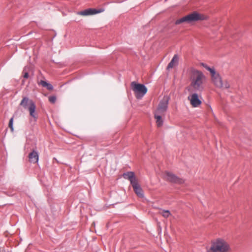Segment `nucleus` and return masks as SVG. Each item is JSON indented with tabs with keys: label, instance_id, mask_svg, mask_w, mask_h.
Masks as SVG:
<instances>
[{
	"label": "nucleus",
	"instance_id": "obj_1",
	"mask_svg": "<svg viewBox=\"0 0 252 252\" xmlns=\"http://www.w3.org/2000/svg\"><path fill=\"white\" fill-rule=\"evenodd\" d=\"M123 177L125 179H127L129 181L134 192L138 197L141 198L144 197V195L143 191L140 185L139 184L133 172L128 171L124 173L123 175Z\"/></svg>",
	"mask_w": 252,
	"mask_h": 252
},
{
	"label": "nucleus",
	"instance_id": "obj_2",
	"mask_svg": "<svg viewBox=\"0 0 252 252\" xmlns=\"http://www.w3.org/2000/svg\"><path fill=\"white\" fill-rule=\"evenodd\" d=\"M205 76L203 73L198 70H194L191 77V86L196 91H201L203 89L202 86Z\"/></svg>",
	"mask_w": 252,
	"mask_h": 252
},
{
	"label": "nucleus",
	"instance_id": "obj_3",
	"mask_svg": "<svg viewBox=\"0 0 252 252\" xmlns=\"http://www.w3.org/2000/svg\"><path fill=\"white\" fill-rule=\"evenodd\" d=\"M230 247L224 240L218 238L212 242L211 246L208 252H229Z\"/></svg>",
	"mask_w": 252,
	"mask_h": 252
},
{
	"label": "nucleus",
	"instance_id": "obj_4",
	"mask_svg": "<svg viewBox=\"0 0 252 252\" xmlns=\"http://www.w3.org/2000/svg\"><path fill=\"white\" fill-rule=\"evenodd\" d=\"M20 105L23 106L25 109L28 108L30 116L34 118L35 121L36 120L37 117L35 113L36 106L32 100H30L28 97L25 96L20 103Z\"/></svg>",
	"mask_w": 252,
	"mask_h": 252
},
{
	"label": "nucleus",
	"instance_id": "obj_5",
	"mask_svg": "<svg viewBox=\"0 0 252 252\" xmlns=\"http://www.w3.org/2000/svg\"><path fill=\"white\" fill-rule=\"evenodd\" d=\"M131 85L134 92L135 97L137 99H141L147 92V88L143 84L132 82Z\"/></svg>",
	"mask_w": 252,
	"mask_h": 252
},
{
	"label": "nucleus",
	"instance_id": "obj_6",
	"mask_svg": "<svg viewBox=\"0 0 252 252\" xmlns=\"http://www.w3.org/2000/svg\"><path fill=\"white\" fill-rule=\"evenodd\" d=\"M170 97L168 96H164L162 100L159 102L157 110V113L161 114L166 111Z\"/></svg>",
	"mask_w": 252,
	"mask_h": 252
},
{
	"label": "nucleus",
	"instance_id": "obj_7",
	"mask_svg": "<svg viewBox=\"0 0 252 252\" xmlns=\"http://www.w3.org/2000/svg\"><path fill=\"white\" fill-rule=\"evenodd\" d=\"M166 180L172 183L182 184L184 183V180L170 172H165Z\"/></svg>",
	"mask_w": 252,
	"mask_h": 252
},
{
	"label": "nucleus",
	"instance_id": "obj_8",
	"mask_svg": "<svg viewBox=\"0 0 252 252\" xmlns=\"http://www.w3.org/2000/svg\"><path fill=\"white\" fill-rule=\"evenodd\" d=\"M188 23L204 20V16L194 11L187 15Z\"/></svg>",
	"mask_w": 252,
	"mask_h": 252
},
{
	"label": "nucleus",
	"instance_id": "obj_9",
	"mask_svg": "<svg viewBox=\"0 0 252 252\" xmlns=\"http://www.w3.org/2000/svg\"><path fill=\"white\" fill-rule=\"evenodd\" d=\"M103 9H100L97 10L94 8H88L83 11H79L78 12V14L82 16H89L95 14L99 13L103 11Z\"/></svg>",
	"mask_w": 252,
	"mask_h": 252
},
{
	"label": "nucleus",
	"instance_id": "obj_10",
	"mask_svg": "<svg viewBox=\"0 0 252 252\" xmlns=\"http://www.w3.org/2000/svg\"><path fill=\"white\" fill-rule=\"evenodd\" d=\"M190 104L194 107H197L201 104V101L199 99L197 94L194 93L189 97Z\"/></svg>",
	"mask_w": 252,
	"mask_h": 252
},
{
	"label": "nucleus",
	"instance_id": "obj_11",
	"mask_svg": "<svg viewBox=\"0 0 252 252\" xmlns=\"http://www.w3.org/2000/svg\"><path fill=\"white\" fill-rule=\"evenodd\" d=\"M212 80L215 86L219 88L222 87V81L219 73H216V75L211 76Z\"/></svg>",
	"mask_w": 252,
	"mask_h": 252
},
{
	"label": "nucleus",
	"instance_id": "obj_12",
	"mask_svg": "<svg viewBox=\"0 0 252 252\" xmlns=\"http://www.w3.org/2000/svg\"><path fill=\"white\" fill-rule=\"evenodd\" d=\"M29 158L31 162H37L39 159L38 152L35 150H32L29 155Z\"/></svg>",
	"mask_w": 252,
	"mask_h": 252
},
{
	"label": "nucleus",
	"instance_id": "obj_13",
	"mask_svg": "<svg viewBox=\"0 0 252 252\" xmlns=\"http://www.w3.org/2000/svg\"><path fill=\"white\" fill-rule=\"evenodd\" d=\"M155 118L156 119V123L158 126H161L163 124V121L162 120V117L160 114L159 113H157L156 112L155 114Z\"/></svg>",
	"mask_w": 252,
	"mask_h": 252
},
{
	"label": "nucleus",
	"instance_id": "obj_14",
	"mask_svg": "<svg viewBox=\"0 0 252 252\" xmlns=\"http://www.w3.org/2000/svg\"><path fill=\"white\" fill-rule=\"evenodd\" d=\"M39 85H42L43 87L46 88L48 90L51 91L53 89V87L50 83L43 80H41L38 83Z\"/></svg>",
	"mask_w": 252,
	"mask_h": 252
},
{
	"label": "nucleus",
	"instance_id": "obj_15",
	"mask_svg": "<svg viewBox=\"0 0 252 252\" xmlns=\"http://www.w3.org/2000/svg\"><path fill=\"white\" fill-rule=\"evenodd\" d=\"M184 23H188V18H187V15L179 19L176 20V21L175 22V24L176 25H180V24H181Z\"/></svg>",
	"mask_w": 252,
	"mask_h": 252
},
{
	"label": "nucleus",
	"instance_id": "obj_16",
	"mask_svg": "<svg viewBox=\"0 0 252 252\" xmlns=\"http://www.w3.org/2000/svg\"><path fill=\"white\" fill-rule=\"evenodd\" d=\"M203 66L206 68L208 70H209L211 74V76L216 75V74L217 73L216 72L215 69L214 67H210L207 65V64H202Z\"/></svg>",
	"mask_w": 252,
	"mask_h": 252
},
{
	"label": "nucleus",
	"instance_id": "obj_17",
	"mask_svg": "<svg viewBox=\"0 0 252 252\" xmlns=\"http://www.w3.org/2000/svg\"><path fill=\"white\" fill-rule=\"evenodd\" d=\"M29 68V67L28 66H26L24 67V69H23V72H22V73H23V77H24V78L27 79V78H28L29 77V72H28V70H27V69H28Z\"/></svg>",
	"mask_w": 252,
	"mask_h": 252
},
{
	"label": "nucleus",
	"instance_id": "obj_18",
	"mask_svg": "<svg viewBox=\"0 0 252 252\" xmlns=\"http://www.w3.org/2000/svg\"><path fill=\"white\" fill-rule=\"evenodd\" d=\"M179 62V57L178 55L175 54L173 56V58L172 59L171 61L169 63H178Z\"/></svg>",
	"mask_w": 252,
	"mask_h": 252
},
{
	"label": "nucleus",
	"instance_id": "obj_19",
	"mask_svg": "<svg viewBox=\"0 0 252 252\" xmlns=\"http://www.w3.org/2000/svg\"><path fill=\"white\" fill-rule=\"evenodd\" d=\"M13 117L11 118V119L9 120L8 126L9 128H10V130L11 131H13L14 128H13Z\"/></svg>",
	"mask_w": 252,
	"mask_h": 252
},
{
	"label": "nucleus",
	"instance_id": "obj_20",
	"mask_svg": "<svg viewBox=\"0 0 252 252\" xmlns=\"http://www.w3.org/2000/svg\"><path fill=\"white\" fill-rule=\"evenodd\" d=\"M162 215L163 217L167 218L171 215V213L169 210H163L162 212Z\"/></svg>",
	"mask_w": 252,
	"mask_h": 252
},
{
	"label": "nucleus",
	"instance_id": "obj_21",
	"mask_svg": "<svg viewBox=\"0 0 252 252\" xmlns=\"http://www.w3.org/2000/svg\"><path fill=\"white\" fill-rule=\"evenodd\" d=\"M49 101L52 103H54L56 101V97L55 96H50L49 97Z\"/></svg>",
	"mask_w": 252,
	"mask_h": 252
},
{
	"label": "nucleus",
	"instance_id": "obj_22",
	"mask_svg": "<svg viewBox=\"0 0 252 252\" xmlns=\"http://www.w3.org/2000/svg\"><path fill=\"white\" fill-rule=\"evenodd\" d=\"M230 87L228 82L225 81L224 83L222 82V87L221 88L228 89Z\"/></svg>",
	"mask_w": 252,
	"mask_h": 252
},
{
	"label": "nucleus",
	"instance_id": "obj_23",
	"mask_svg": "<svg viewBox=\"0 0 252 252\" xmlns=\"http://www.w3.org/2000/svg\"><path fill=\"white\" fill-rule=\"evenodd\" d=\"M175 64H168L166 69L167 70H169L170 68H172L174 67Z\"/></svg>",
	"mask_w": 252,
	"mask_h": 252
},
{
	"label": "nucleus",
	"instance_id": "obj_24",
	"mask_svg": "<svg viewBox=\"0 0 252 252\" xmlns=\"http://www.w3.org/2000/svg\"><path fill=\"white\" fill-rule=\"evenodd\" d=\"M0 252H5L4 248L0 247Z\"/></svg>",
	"mask_w": 252,
	"mask_h": 252
}]
</instances>
